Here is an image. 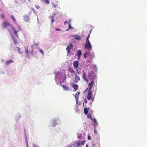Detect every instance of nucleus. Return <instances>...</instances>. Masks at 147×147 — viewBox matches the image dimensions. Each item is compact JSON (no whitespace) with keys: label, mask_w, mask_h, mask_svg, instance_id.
<instances>
[{"label":"nucleus","mask_w":147,"mask_h":147,"mask_svg":"<svg viewBox=\"0 0 147 147\" xmlns=\"http://www.w3.org/2000/svg\"><path fill=\"white\" fill-rule=\"evenodd\" d=\"M11 24L7 21H5L2 23L1 24V27L3 28H7L8 26H10L11 27Z\"/></svg>","instance_id":"obj_4"},{"label":"nucleus","mask_w":147,"mask_h":147,"mask_svg":"<svg viewBox=\"0 0 147 147\" xmlns=\"http://www.w3.org/2000/svg\"><path fill=\"white\" fill-rule=\"evenodd\" d=\"M75 38L77 40H80L81 37L80 36L78 35H76L75 36Z\"/></svg>","instance_id":"obj_23"},{"label":"nucleus","mask_w":147,"mask_h":147,"mask_svg":"<svg viewBox=\"0 0 147 147\" xmlns=\"http://www.w3.org/2000/svg\"><path fill=\"white\" fill-rule=\"evenodd\" d=\"M72 86L73 88L74 89V91H76L77 90H78V85L76 84H72Z\"/></svg>","instance_id":"obj_14"},{"label":"nucleus","mask_w":147,"mask_h":147,"mask_svg":"<svg viewBox=\"0 0 147 147\" xmlns=\"http://www.w3.org/2000/svg\"><path fill=\"white\" fill-rule=\"evenodd\" d=\"M86 48L88 50H92V46L89 41H86L85 48Z\"/></svg>","instance_id":"obj_5"},{"label":"nucleus","mask_w":147,"mask_h":147,"mask_svg":"<svg viewBox=\"0 0 147 147\" xmlns=\"http://www.w3.org/2000/svg\"><path fill=\"white\" fill-rule=\"evenodd\" d=\"M40 52L43 55H44V52L42 49H39Z\"/></svg>","instance_id":"obj_30"},{"label":"nucleus","mask_w":147,"mask_h":147,"mask_svg":"<svg viewBox=\"0 0 147 147\" xmlns=\"http://www.w3.org/2000/svg\"><path fill=\"white\" fill-rule=\"evenodd\" d=\"M68 71L70 72L71 74H73L75 73V71L73 69L71 68L70 67H69L68 69Z\"/></svg>","instance_id":"obj_13"},{"label":"nucleus","mask_w":147,"mask_h":147,"mask_svg":"<svg viewBox=\"0 0 147 147\" xmlns=\"http://www.w3.org/2000/svg\"><path fill=\"white\" fill-rule=\"evenodd\" d=\"M96 131V130L95 129H94V132H95Z\"/></svg>","instance_id":"obj_43"},{"label":"nucleus","mask_w":147,"mask_h":147,"mask_svg":"<svg viewBox=\"0 0 147 147\" xmlns=\"http://www.w3.org/2000/svg\"><path fill=\"white\" fill-rule=\"evenodd\" d=\"M89 55V54L88 53H85L84 55V57L86 59V57L87 56Z\"/></svg>","instance_id":"obj_26"},{"label":"nucleus","mask_w":147,"mask_h":147,"mask_svg":"<svg viewBox=\"0 0 147 147\" xmlns=\"http://www.w3.org/2000/svg\"><path fill=\"white\" fill-rule=\"evenodd\" d=\"M84 113L85 115H86L88 112V110L86 108H84Z\"/></svg>","instance_id":"obj_24"},{"label":"nucleus","mask_w":147,"mask_h":147,"mask_svg":"<svg viewBox=\"0 0 147 147\" xmlns=\"http://www.w3.org/2000/svg\"><path fill=\"white\" fill-rule=\"evenodd\" d=\"M90 35L89 34H88V36H87L86 41H89V38L90 37Z\"/></svg>","instance_id":"obj_31"},{"label":"nucleus","mask_w":147,"mask_h":147,"mask_svg":"<svg viewBox=\"0 0 147 147\" xmlns=\"http://www.w3.org/2000/svg\"><path fill=\"white\" fill-rule=\"evenodd\" d=\"M56 15L55 14H54L52 15V16H51V17L50 18V20H51V22L52 23H53L54 22V17Z\"/></svg>","instance_id":"obj_18"},{"label":"nucleus","mask_w":147,"mask_h":147,"mask_svg":"<svg viewBox=\"0 0 147 147\" xmlns=\"http://www.w3.org/2000/svg\"><path fill=\"white\" fill-rule=\"evenodd\" d=\"M79 61H74L73 63V66L74 68L77 69L78 67Z\"/></svg>","instance_id":"obj_9"},{"label":"nucleus","mask_w":147,"mask_h":147,"mask_svg":"<svg viewBox=\"0 0 147 147\" xmlns=\"http://www.w3.org/2000/svg\"><path fill=\"white\" fill-rule=\"evenodd\" d=\"M62 86L63 87V89L66 90L68 91L69 90V88H68V87L65 86V85H62Z\"/></svg>","instance_id":"obj_20"},{"label":"nucleus","mask_w":147,"mask_h":147,"mask_svg":"<svg viewBox=\"0 0 147 147\" xmlns=\"http://www.w3.org/2000/svg\"><path fill=\"white\" fill-rule=\"evenodd\" d=\"M67 23H68V24H69V22H67L65 21V22H64V24H66Z\"/></svg>","instance_id":"obj_37"},{"label":"nucleus","mask_w":147,"mask_h":147,"mask_svg":"<svg viewBox=\"0 0 147 147\" xmlns=\"http://www.w3.org/2000/svg\"><path fill=\"white\" fill-rule=\"evenodd\" d=\"M11 17L14 22L16 23V21L14 16L13 15H11Z\"/></svg>","instance_id":"obj_19"},{"label":"nucleus","mask_w":147,"mask_h":147,"mask_svg":"<svg viewBox=\"0 0 147 147\" xmlns=\"http://www.w3.org/2000/svg\"><path fill=\"white\" fill-rule=\"evenodd\" d=\"M88 147V145L87 144L86 145V147Z\"/></svg>","instance_id":"obj_41"},{"label":"nucleus","mask_w":147,"mask_h":147,"mask_svg":"<svg viewBox=\"0 0 147 147\" xmlns=\"http://www.w3.org/2000/svg\"><path fill=\"white\" fill-rule=\"evenodd\" d=\"M86 142L85 140L82 142L81 143L80 141L78 142L76 141L74 142L73 143L71 144L73 147H79L81 144L82 146H83Z\"/></svg>","instance_id":"obj_1"},{"label":"nucleus","mask_w":147,"mask_h":147,"mask_svg":"<svg viewBox=\"0 0 147 147\" xmlns=\"http://www.w3.org/2000/svg\"><path fill=\"white\" fill-rule=\"evenodd\" d=\"M90 119H91V120H92V118H90Z\"/></svg>","instance_id":"obj_45"},{"label":"nucleus","mask_w":147,"mask_h":147,"mask_svg":"<svg viewBox=\"0 0 147 147\" xmlns=\"http://www.w3.org/2000/svg\"><path fill=\"white\" fill-rule=\"evenodd\" d=\"M93 122L96 124L97 125V122L96 121L95 118H94L93 119Z\"/></svg>","instance_id":"obj_29"},{"label":"nucleus","mask_w":147,"mask_h":147,"mask_svg":"<svg viewBox=\"0 0 147 147\" xmlns=\"http://www.w3.org/2000/svg\"><path fill=\"white\" fill-rule=\"evenodd\" d=\"M94 80H91V81L89 83L88 88L86 90V91H87L88 89L89 90H92V87L94 86Z\"/></svg>","instance_id":"obj_6"},{"label":"nucleus","mask_w":147,"mask_h":147,"mask_svg":"<svg viewBox=\"0 0 147 147\" xmlns=\"http://www.w3.org/2000/svg\"><path fill=\"white\" fill-rule=\"evenodd\" d=\"M24 21L26 22H28L30 20V18L28 16L25 15L24 16Z\"/></svg>","instance_id":"obj_16"},{"label":"nucleus","mask_w":147,"mask_h":147,"mask_svg":"<svg viewBox=\"0 0 147 147\" xmlns=\"http://www.w3.org/2000/svg\"><path fill=\"white\" fill-rule=\"evenodd\" d=\"M93 96V94L92 93V90H88V94L87 97V99L88 100H90L91 99Z\"/></svg>","instance_id":"obj_7"},{"label":"nucleus","mask_w":147,"mask_h":147,"mask_svg":"<svg viewBox=\"0 0 147 147\" xmlns=\"http://www.w3.org/2000/svg\"><path fill=\"white\" fill-rule=\"evenodd\" d=\"M88 140H91V137L90 136L88 135Z\"/></svg>","instance_id":"obj_35"},{"label":"nucleus","mask_w":147,"mask_h":147,"mask_svg":"<svg viewBox=\"0 0 147 147\" xmlns=\"http://www.w3.org/2000/svg\"><path fill=\"white\" fill-rule=\"evenodd\" d=\"M81 137V136H78L77 138H80Z\"/></svg>","instance_id":"obj_42"},{"label":"nucleus","mask_w":147,"mask_h":147,"mask_svg":"<svg viewBox=\"0 0 147 147\" xmlns=\"http://www.w3.org/2000/svg\"><path fill=\"white\" fill-rule=\"evenodd\" d=\"M80 94V92L78 91L77 92L76 94L74 96L76 102H77L78 101V98L79 97L78 96Z\"/></svg>","instance_id":"obj_15"},{"label":"nucleus","mask_w":147,"mask_h":147,"mask_svg":"<svg viewBox=\"0 0 147 147\" xmlns=\"http://www.w3.org/2000/svg\"><path fill=\"white\" fill-rule=\"evenodd\" d=\"M73 48V45L71 44H69L68 46H67L66 48V50H67L68 53H69V51H70V49H72Z\"/></svg>","instance_id":"obj_11"},{"label":"nucleus","mask_w":147,"mask_h":147,"mask_svg":"<svg viewBox=\"0 0 147 147\" xmlns=\"http://www.w3.org/2000/svg\"><path fill=\"white\" fill-rule=\"evenodd\" d=\"M84 102L85 104H86L87 103V101L86 99H84Z\"/></svg>","instance_id":"obj_34"},{"label":"nucleus","mask_w":147,"mask_h":147,"mask_svg":"<svg viewBox=\"0 0 147 147\" xmlns=\"http://www.w3.org/2000/svg\"><path fill=\"white\" fill-rule=\"evenodd\" d=\"M11 29L13 30L15 35L16 36L17 38H18V35L17 34L18 31H17L14 28L12 25H11Z\"/></svg>","instance_id":"obj_8"},{"label":"nucleus","mask_w":147,"mask_h":147,"mask_svg":"<svg viewBox=\"0 0 147 147\" xmlns=\"http://www.w3.org/2000/svg\"><path fill=\"white\" fill-rule=\"evenodd\" d=\"M33 44H34L33 45L31 46V47L32 48V50L31 51V53H32H32H33V46L38 45V44H39V42H37L36 43H35L34 42H33Z\"/></svg>","instance_id":"obj_21"},{"label":"nucleus","mask_w":147,"mask_h":147,"mask_svg":"<svg viewBox=\"0 0 147 147\" xmlns=\"http://www.w3.org/2000/svg\"><path fill=\"white\" fill-rule=\"evenodd\" d=\"M1 18L2 19H4L5 18V15L4 14L2 13L1 14Z\"/></svg>","instance_id":"obj_28"},{"label":"nucleus","mask_w":147,"mask_h":147,"mask_svg":"<svg viewBox=\"0 0 147 147\" xmlns=\"http://www.w3.org/2000/svg\"><path fill=\"white\" fill-rule=\"evenodd\" d=\"M92 30H91L88 33V34H89L90 35V34L91 33V31H92Z\"/></svg>","instance_id":"obj_38"},{"label":"nucleus","mask_w":147,"mask_h":147,"mask_svg":"<svg viewBox=\"0 0 147 147\" xmlns=\"http://www.w3.org/2000/svg\"><path fill=\"white\" fill-rule=\"evenodd\" d=\"M16 48L18 49V52L20 53V48L18 47H16Z\"/></svg>","instance_id":"obj_33"},{"label":"nucleus","mask_w":147,"mask_h":147,"mask_svg":"<svg viewBox=\"0 0 147 147\" xmlns=\"http://www.w3.org/2000/svg\"><path fill=\"white\" fill-rule=\"evenodd\" d=\"M13 62V61L12 59H10L8 61H6V65H8L10 63H12Z\"/></svg>","instance_id":"obj_17"},{"label":"nucleus","mask_w":147,"mask_h":147,"mask_svg":"<svg viewBox=\"0 0 147 147\" xmlns=\"http://www.w3.org/2000/svg\"><path fill=\"white\" fill-rule=\"evenodd\" d=\"M83 71V76H82V78L85 81L88 82V80L86 78V74L84 71Z\"/></svg>","instance_id":"obj_10"},{"label":"nucleus","mask_w":147,"mask_h":147,"mask_svg":"<svg viewBox=\"0 0 147 147\" xmlns=\"http://www.w3.org/2000/svg\"><path fill=\"white\" fill-rule=\"evenodd\" d=\"M96 76L95 75L93 71H91L88 74V77L90 80H94L96 79Z\"/></svg>","instance_id":"obj_2"},{"label":"nucleus","mask_w":147,"mask_h":147,"mask_svg":"<svg viewBox=\"0 0 147 147\" xmlns=\"http://www.w3.org/2000/svg\"><path fill=\"white\" fill-rule=\"evenodd\" d=\"M25 51L26 54L27 55H28V50L27 47H26L25 48Z\"/></svg>","instance_id":"obj_25"},{"label":"nucleus","mask_w":147,"mask_h":147,"mask_svg":"<svg viewBox=\"0 0 147 147\" xmlns=\"http://www.w3.org/2000/svg\"><path fill=\"white\" fill-rule=\"evenodd\" d=\"M41 1H43L44 2L47 4L49 3V0H41Z\"/></svg>","instance_id":"obj_27"},{"label":"nucleus","mask_w":147,"mask_h":147,"mask_svg":"<svg viewBox=\"0 0 147 147\" xmlns=\"http://www.w3.org/2000/svg\"><path fill=\"white\" fill-rule=\"evenodd\" d=\"M7 30L9 32V33L11 35V38L12 40L14 43L16 45L17 44L18 42L17 40H16V38L12 34V32L11 30L9 28H8Z\"/></svg>","instance_id":"obj_3"},{"label":"nucleus","mask_w":147,"mask_h":147,"mask_svg":"<svg viewBox=\"0 0 147 147\" xmlns=\"http://www.w3.org/2000/svg\"><path fill=\"white\" fill-rule=\"evenodd\" d=\"M81 54V52L80 50H78L77 52V54L78 56V59L80 58V57Z\"/></svg>","instance_id":"obj_22"},{"label":"nucleus","mask_w":147,"mask_h":147,"mask_svg":"<svg viewBox=\"0 0 147 147\" xmlns=\"http://www.w3.org/2000/svg\"><path fill=\"white\" fill-rule=\"evenodd\" d=\"M55 30L56 31H60V30L59 28H56Z\"/></svg>","instance_id":"obj_36"},{"label":"nucleus","mask_w":147,"mask_h":147,"mask_svg":"<svg viewBox=\"0 0 147 147\" xmlns=\"http://www.w3.org/2000/svg\"><path fill=\"white\" fill-rule=\"evenodd\" d=\"M75 83H77L80 80V78L79 76H78L77 75L75 74Z\"/></svg>","instance_id":"obj_12"},{"label":"nucleus","mask_w":147,"mask_h":147,"mask_svg":"<svg viewBox=\"0 0 147 147\" xmlns=\"http://www.w3.org/2000/svg\"><path fill=\"white\" fill-rule=\"evenodd\" d=\"M72 146L71 145V146H65V147H72Z\"/></svg>","instance_id":"obj_39"},{"label":"nucleus","mask_w":147,"mask_h":147,"mask_svg":"<svg viewBox=\"0 0 147 147\" xmlns=\"http://www.w3.org/2000/svg\"><path fill=\"white\" fill-rule=\"evenodd\" d=\"M2 61H3V62H4V61H3V60H2Z\"/></svg>","instance_id":"obj_44"},{"label":"nucleus","mask_w":147,"mask_h":147,"mask_svg":"<svg viewBox=\"0 0 147 147\" xmlns=\"http://www.w3.org/2000/svg\"><path fill=\"white\" fill-rule=\"evenodd\" d=\"M73 27H72L69 23V28L67 30H68L69 29L72 28Z\"/></svg>","instance_id":"obj_32"},{"label":"nucleus","mask_w":147,"mask_h":147,"mask_svg":"<svg viewBox=\"0 0 147 147\" xmlns=\"http://www.w3.org/2000/svg\"><path fill=\"white\" fill-rule=\"evenodd\" d=\"M56 6H57L56 5H54V6L53 5V6L54 7H56Z\"/></svg>","instance_id":"obj_40"}]
</instances>
